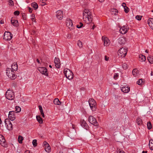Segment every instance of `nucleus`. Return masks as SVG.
I'll return each mask as SVG.
<instances>
[{
  "instance_id": "8fccbe9b",
  "label": "nucleus",
  "mask_w": 153,
  "mask_h": 153,
  "mask_svg": "<svg viewBox=\"0 0 153 153\" xmlns=\"http://www.w3.org/2000/svg\"><path fill=\"white\" fill-rule=\"evenodd\" d=\"M9 1V4L10 5H13L14 4L13 0H10Z\"/></svg>"
},
{
  "instance_id": "2eb2a0df",
  "label": "nucleus",
  "mask_w": 153,
  "mask_h": 153,
  "mask_svg": "<svg viewBox=\"0 0 153 153\" xmlns=\"http://www.w3.org/2000/svg\"><path fill=\"white\" fill-rule=\"evenodd\" d=\"M102 39L103 41L104 45L105 46H107L110 45V41L107 37H102Z\"/></svg>"
},
{
  "instance_id": "2f4dec72",
  "label": "nucleus",
  "mask_w": 153,
  "mask_h": 153,
  "mask_svg": "<svg viewBox=\"0 0 153 153\" xmlns=\"http://www.w3.org/2000/svg\"><path fill=\"white\" fill-rule=\"evenodd\" d=\"M136 122L139 125H141L142 123V121L140 118H138L136 120Z\"/></svg>"
},
{
  "instance_id": "7c9ffc66",
  "label": "nucleus",
  "mask_w": 153,
  "mask_h": 153,
  "mask_svg": "<svg viewBox=\"0 0 153 153\" xmlns=\"http://www.w3.org/2000/svg\"><path fill=\"white\" fill-rule=\"evenodd\" d=\"M31 6L33 7L35 10L38 9V6L36 2H33L31 4Z\"/></svg>"
},
{
  "instance_id": "774afa93",
  "label": "nucleus",
  "mask_w": 153,
  "mask_h": 153,
  "mask_svg": "<svg viewBox=\"0 0 153 153\" xmlns=\"http://www.w3.org/2000/svg\"><path fill=\"white\" fill-rule=\"evenodd\" d=\"M145 52H146V53H148V51L147 50L145 51Z\"/></svg>"
},
{
  "instance_id": "f704fd0d",
  "label": "nucleus",
  "mask_w": 153,
  "mask_h": 153,
  "mask_svg": "<svg viewBox=\"0 0 153 153\" xmlns=\"http://www.w3.org/2000/svg\"><path fill=\"white\" fill-rule=\"evenodd\" d=\"M15 111L16 113H18L20 112L21 111V108L19 106H16L15 107Z\"/></svg>"
},
{
  "instance_id": "79ce46f5",
  "label": "nucleus",
  "mask_w": 153,
  "mask_h": 153,
  "mask_svg": "<svg viewBox=\"0 0 153 153\" xmlns=\"http://www.w3.org/2000/svg\"><path fill=\"white\" fill-rule=\"evenodd\" d=\"M31 17H32V18H31V19L32 21L36 22V20H34V19H35V15L34 14H32L31 15Z\"/></svg>"
},
{
  "instance_id": "603ef678",
  "label": "nucleus",
  "mask_w": 153,
  "mask_h": 153,
  "mask_svg": "<svg viewBox=\"0 0 153 153\" xmlns=\"http://www.w3.org/2000/svg\"><path fill=\"white\" fill-rule=\"evenodd\" d=\"M109 58L107 57L106 56H105V59L106 61H108L109 60Z\"/></svg>"
},
{
  "instance_id": "a878e982",
  "label": "nucleus",
  "mask_w": 153,
  "mask_h": 153,
  "mask_svg": "<svg viewBox=\"0 0 153 153\" xmlns=\"http://www.w3.org/2000/svg\"><path fill=\"white\" fill-rule=\"evenodd\" d=\"M53 103L55 105H60L61 104V102L59 100V99L57 98L54 99L53 100Z\"/></svg>"
},
{
  "instance_id": "4be33fe9",
  "label": "nucleus",
  "mask_w": 153,
  "mask_h": 153,
  "mask_svg": "<svg viewBox=\"0 0 153 153\" xmlns=\"http://www.w3.org/2000/svg\"><path fill=\"white\" fill-rule=\"evenodd\" d=\"M11 24L14 26L15 27H17L18 26V21L17 20H14L13 18H12L11 21Z\"/></svg>"
},
{
  "instance_id": "052dcab7",
  "label": "nucleus",
  "mask_w": 153,
  "mask_h": 153,
  "mask_svg": "<svg viewBox=\"0 0 153 153\" xmlns=\"http://www.w3.org/2000/svg\"><path fill=\"white\" fill-rule=\"evenodd\" d=\"M71 35H70V34H68L67 38H71Z\"/></svg>"
},
{
  "instance_id": "37998d69",
  "label": "nucleus",
  "mask_w": 153,
  "mask_h": 153,
  "mask_svg": "<svg viewBox=\"0 0 153 153\" xmlns=\"http://www.w3.org/2000/svg\"><path fill=\"white\" fill-rule=\"evenodd\" d=\"M124 11L126 13H128L129 11V8L127 7H124Z\"/></svg>"
},
{
  "instance_id": "aec40b11",
  "label": "nucleus",
  "mask_w": 153,
  "mask_h": 153,
  "mask_svg": "<svg viewBox=\"0 0 153 153\" xmlns=\"http://www.w3.org/2000/svg\"><path fill=\"white\" fill-rule=\"evenodd\" d=\"M148 23L150 27L153 30V18H149L148 20Z\"/></svg>"
},
{
  "instance_id": "a211bd4d",
  "label": "nucleus",
  "mask_w": 153,
  "mask_h": 153,
  "mask_svg": "<svg viewBox=\"0 0 153 153\" xmlns=\"http://www.w3.org/2000/svg\"><path fill=\"white\" fill-rule=\"evenodd\" d=\"M66 25L69 28H70L73 26V23L71 20L69 19L66 20Z\"/></svg>"
},
{
  "instance_id": "393cba45",
  "label": "nucleus",
  "mask_w": 153,
  "mask_h": 153,
  "mask_svg": "<svg viewBox=\"0 0 153 153\" xmlns=\"http://www.w3.org/2000/svg\"><path fill=\"white\" fill-rule=\"evenodd\" d=\"M150 149L151 150H153V140L151 139L149 141V144Z\"/></svg>"
},
{
  "instance_id": "338daca9",
  "label": "nucleus",
  "mask_w": 153,
  "mask_h": 153,
  "mask_svg": "<svg viewBox=\"0 0 153 153\" xmlns=\"http://www.w3.org/2000/svg\"><path fill=\"white\" fill-rule=\"evenodd\" d=\"M2 123V121L1 120V119L0 118V124H1Z\"/></svg>"
},
{
  "instance_id": "f257e3e1",
  "label": "nucleus",
  "mask_w": 153,
  "mask_h": 153,
  "mask_svg": "<svg viewBox=\"0 0 153 153\" xmlns=\"http://www.w3.org/2000/svg\"><path fill=\"white\" fill-rule=\"evenodd\" d=\"M92 16L89 10L85 9L83 13V18L84 21L87 24L91 22L92 21Z\"/></svg>"
},
{
  "instance_id": "473e14b6",
  "label": "nucleus",
  "mask_w": 153,
  "mask_h": 153,
  "mask_svg": "<svg viewBox=\"0 0 153 153\" xmlns=\"http://www.w3.org/2000/svg\"><path fill=\"white\" fill-rule=\"evenodd\" d=\"M23 139V137L21 135H19L18 136V140L19 143H22V140Z\"/></svg>"
},
{
  "instance_id": "0e129e2a",
  "label": "nucleus",
  "mask_w": 153,
  "mask_h": 153,
  "mask_svg": "<svg viewBox=\"0 0 153 153\" xmlns=\"http://www.w3.org/2000/svg\"><path fill=\"white\" fill-rule=\"evenodd\" d=\"M94 27H95V26L94 25L92 27V29H94Z\"/></svg>"
},
{
  "instance_id": "a18cd8bd",
  "label": "nucleus",
  "mask_w": 153,
  "mask_h": 153,
  "mask_svg": "<svg viewBox=\"0 0 153 153\" xmlns=\"http://www.w3.org/2000/svg\"><path fill=\"white\" fill-rule=\"evenodd\" d=\"M118 74L117 73H115L114 76V78L115 79H117L118 76Z\"/></svg>"
},
{
  "instance_id": "e433bc0d",
  "label": "nucleus",
  "mask_w": 153,
  "mask_h": 153,
  "mask_svg": "<svg viewBox=\"0 0 153 153\" xmlns=\"http://www.w3.org/2000/svg\"><path fill=\"white\" fill-rule=\"evenodd\" d=\"M32 143L33 145L34 146L36 147L37 146V140L36 139L33 140L32 142Z\"/></svg>"
},
{
  "instance_id": "de8ad7c7",
  "label": "nucleus",
  "mask_w": 153,
  "mask_h": 153,
  "mask_svg": "<svg viewBox=\"0 0 153 153\" xmlns=\"http://www.w3.org/2000/svg\"><path fill=\"white\" fill-rule=\"evenodd\" d=\"M39 109L40 111V113H42L43 112V110L42 106L40 105L39 106Z\"/></svg>"
},
{
  "instance_id": "58836bf2",
  "label": "nucleus",
  "mask_w": 153,
  "mask_h": 153,
  "mask_svg": "<svg viewBox=\"0 0 153 153\" xmlns=\"http://www.w3.org/2000/svg\"><path fill=\"white\" fill-rule=\"evenodd\" d=\"M147 126L148 129L150 130L152 128V124L150 122L148 123Z\"/></svg>"
},
{
  "instance_id": "e2e57ef3",
  "label": "nucleus",
  "mask_w": 153,
  "mask_h": 153,
  "mask_svg": "<svg viewBox=\"0 0 153 153\" xmlns=\"http://www.w3.org/2000/svg\"><path fill=\"white\" fill-rule=\"evenodd\" d=\"M153 75V72L152 71H151V76H152Z\"/></svg>"
},
{
  "instance_id": "bb28decb",
  "label": "nucleus",
  "mask_w": 153,
  "mask_h": 153,
  "mask_svg": "<svg viewBox=\"0 0 153 153\" xmlns=\"http://www.w3.org/2000/svg\"><path fill=\"white\" fill-rule=\"evenodd\" d=\"M111 13L112 15H116L117 14L118 10L117 9L114 8L111 10Z\"/></svg>"
},
{
  "instance_id": "f3484780",
  "label": "nucleus",
  "mask_w": 153,
  "mask_h": 153,
  "mask_svg": "<svg viewBox=\"0 0 153 153\" xmlns=\"http://www.w3.org/2000/svg\"><path fill=\"white\" fill-rule=\"evenodd\" d=\"M54 62L56 68H60V63L59 59L55 57L54 59Z\"/></svg>"
},
{
  "instance_id": "5fc2aeb1",
  "label": "nucleus",
  "mask_w": 153,
  "mask_h": 153,
  "mask_svg": "<svg viewBox=\"0 0 153 153\" xmlns=\"http://www.w3.org/2000/svg\"><path fill=\"white\" fill-rule=\"evenodd\" d=\"M122 6L124 7V8L125 7H126V3H123L122 4Z\"/></svg>"
},
{
  "instance_id": "5701e85b",
  "label": "nucleus",
  "mask_w": 153,
  "mask_h": 153,
  "mask_svg": "<svg viewBox=\"0 0 153 153\" xmlns=\"http://www.w3.org/2000/svg\"><path fill=\"white\" fill-rule=\"evenodd\" d=\"M132 74L134 76L136 77L138 76L139 71L137 69H134L133 70Z\"/></svg>"
},
{
  "instance_id": "864d4df0",
  "label": "nucleus",
  "mask_w": 153,
  "mask_h": 153,
  "mask_svg": "<svg viewBox=\"0 0 153 153\" xmlns=\"http://www.w3.org/2000/svg\"><path fill=\"white\" fill-rule=\"evenodd\" d=\"M28 10H29V12L30 13H31L32 12V9L31 8H30V7H28Z\"/></svg>"
},
{
  "instance_id": "0eeeda50",
  "label": "nucleus",
  "mask_w": 153,
  "mask_h": 153,
  "mask_svg": "<svg viewBox=\"0 0 153 153\" xmlns=\"http://www.w3.org/2000/svg\"><path fill=\"white\" fill-rule=\"evenodd\" d=\"M88 120L90 123L94 125L95 126H98L99 125L96 119L93 116L91 115L89 116Z\"/></svg>"
},
{
  "instance_id": "20e7f679",
  "label": "nucleus",
  "mask_w": 153,
  "mask_h": 153,
  "mask_svg": "<svg viewBox=\"0 0 153 153\" xmlns=\"http://www.w3.org/2000/svg\"><path fill=\"white\" fill-rule=\"evenodd\" d=\"M64 73L66 77L68 79L70 80L73 78V73L69 69H65Z\"/></svg>"
},
{
  "instance_id": "b1692460",
  "label": "nucleus",
  "mask_w": 153,
  "mask_h": 153,
  "mask_svg": "<svg viewBox=\"0 0 153 153\" xmlns=\"http://www.w3.org/2000/svg\"><path fill=\"white\" fill-rule=\"evenodd\" d=\"M11 69L12 70L16 71L18 69V66L17 64L16 63H14L11 65Z\"/></svg>"
},
{
  "instance_id": "c756f323",
  "label": "nucleus",
  "mask_w": 153,
  "mask_h": 153,
  "mask_svg": "<svg viewBox=\"0 0 153 153\" xmlns=\"http://www.w3.org/2000/svg\"><path fill=\"white\" fill-rule=\"evenodd\" d=\"M147 60L151 64L153 63V56H149L147 57Z\"/></svg>"
},
{
  "instance_id": "7ed1b4c3",
  "label": "nucleus",
  "mask_w": 153,
  "mask_h": 153,
  "mask_svg": "<svg viewBox=\"0 0 153 153\" xmlns=\"http://www.w3.org/2000/svg\"><path fill=\"white\" fill-rule=\"evenodd\" d=\"M90 107L93 111H95L96 110V102L93 99L90 98L88 100Z\"/></svg>"
},
{
  "instance_id": "4d7b16f0",
  "label": "nucleus",
  "mask_w": 153,
  "mask_h": 153,
  "mask_svg": "<svg viewBox=\"0 0 153 153\" xmlns=\"http://www.w3.org/2000/svg\"><path fill=\"white\" fill-rule=\"evenodd\" d=\"M43 0H40V2H42L43 3V4H42V5H45V4H46V3H45V2H43Z\"/></svg>"
},
{
  "instance_id": "423d86ee",
  "label": "nucleus",
  "mask_w": 153,
  "mask_h": 153,
  "mask_svg": "<svg viewBox=\"0 0 153 153\" xmlns=\"http://www.w3.org/2000/svg\"><path fill=\"white\" fill-rule=\"evenodd\" d=\"M127 50L126 49L122 48L118 51V54L119 56L122 57H124L127 54Z\"/></svg>"
},
{
  "instance_id": "412c9836",
  "label": "nucleus",
  "mask_w": 153,
  "mask_h": 153,
  "mask_svg": "<svg viewBox=\"0 0 153 153\" xmlns=\"http://www.w3.org/2000/svg\"><path fill=\"white\" fill-rule=\"evenodd\" d=\"M122 92L125 93H128L130 90V88L128 87L123 86L121 88Z\"/></svg>"
},
{
  "instance_id": "4468645a",
  "label": "nucleus",
  "mask_w": 153,
  "mask_h": 153,
  "mask_svg": "<svg viewBox=\"0 0 153 153\" xmlns=\"http://www.w3.org/2000/svg\"><path fill=\"white\" fill-rule=\"evenodd\" d=\"M128 29V28L127 27V26L124 25L120 28V31L121 33L124 34L127 32Z\"/></svg>"
},
{
  "instance_id": "f03ea898",
  "label": "nucleus",
  "mask_w": 153,
  "mask_h": 153,
  "mask_svg": "<svg viewBox=\"0 0 153 153\" xmlns=\"http://www.w3.org/2000/svg\"><path fill=\"white\" fill-rule=\"evenodd\" d=\"M6 71L7 75L11 79H14L16 78V76L12 69L8 68L6 69Z\"/></svg>"
},
{
  "instance_id": "6ab92c4d",
  "label": "nucleus",
  "mask_w": 153,
  "mask_h": 153,
  "mask_svg": "<svg viewBox=\"0 0 153 153\" xmlns=\"http://www.w3.org/2000/svg\"><path fill=\"white\" fill-rule=\"evenodd\" d=\"M80 122L81 126L87 129L88 126L86 122L84 120H81Z\"/></svg>"
},
{
  "instance_id": "f8f14e48",
  "label": "nucleus",
  "mask_w": 153,
  "mask_h": 153,
  "mask_svg": "<svg viewBox=\"0 0 153 153\" xmlns=\"http://www.w3.org/2000/svg\"><path fill=\"white\" fill-rule=\"evenodd\" d=\"M63 15L62 11L61 10H58L56 12V17L59 20H61L63 18Z\"/></svg>"
},
{
  "instance_id": "72a5a7b5",
  "label": "nucleus",
  "mask_w": 153,
  "mask_h": 153,
  "mask_svg": "<svg viewBox=\"0 0 153 153\" xmlns=\"http://www.w3.org/2000/svg\"><path fill=\"white\" fill-rule=\"evenodd\" d=\"M45 150L46 152H49L51 151V147L49 145L45 146Z\"/></svg>"
},
{
  "instance_id": "ea45409f",
  "label": "nucleus",
  "mask_w": 153,
  "mask_h": 153,
  "mask_svg": "<svg viewBox=\"0 0 153 153\" xmlns=\"http://www.w3.org/2000/svg\"><path fill=\"white\" fill-rule=\"evenodd\" d=\"M122 67L124 69H126L128 67V65L126 63L123 64L122 65Z\"/></svg>"
},
{
  "instance_id": "39448f33",
  "label": "nucleus",
  "mask_w": 153,
  "mask_h": 153,
  "mask_svg": "<svg viewBox=\"0 0 153 153\" xmlns=\"http://www.w3.org/2000/svg\"><path fill=\"white\" fill-rule=\"evenodd\" d=\"M5 96L7 99L10 100H13L15 98L14 92L9 90H8L7 91Z\"/></svg>"
},
{
  "instance_id": "69168bd1",
  "label": "nucleus",
  "mask_w": 153,
  "mask_h": 153,
  "mask_svg": "<svg viewBox=\"0 0 153 153\" xmlns=\"http://www.w3.org/2000/svg\"><path fill=\"white\" fill-rule=\"evenodd\" d=\"M104 1V0H99V1L101 2H103Z\"/></svg>"
},
{
  "instance_id": "bf43d9fd",
  "label": "nucleus",
  "mask_w": 153,
  "mask_h": 153,
  "mask_svg": "<svg viewBox=\"0 0 153 153\" xmlns=\"http://www.w3.org/2000/svg\"><path fill=\"white\" fill-rule=\"evenodd\" d=\"M4 21L3 20H1L0 21V24H4Z\"/></svg>"
},
{
  "instance_id": "13d9d810",
  "label": "nucleus",
  "mask_w": 153,
  "mask_h": 153,
  "mask_svg": "<svg viewBox=\"0 0 153 153\" xmlns=\"http://www.w3.org/2000/svg\"><path fill=\"white\" fill-rule=\"evenodd\" d=\"M41 114L42 115V116L44 118L45 117V115L44 114V113L43 112L41 113Z\"/></svg>"
},
{
  "instance_id": "1a4fd4ad",
  "label": "nucleus",
  "mask_w": 153,
  "mask_h": 153,
  "mask_svg": "<svg viewBox=\"0 0 153 153\" xmlns=\"http://www.w3.org/2000/svg\"><path fill=\"white\" fill-rule=\"evenodd\" d=\"M4 123L7 128L9 130H11L13 129L12 125L9 119H6L4 120Z\"/></svg>"
},
{
  "instance_id": "6e6d98bb",
  "label": "nucleus",
  "mask_w": 153,
  "mask_h": 153,
  "mask_svg": "<svg viewBox=\"0 0 153 153\" xmlns=\"http://www.w3.org/2000/svg\"><path fill=\"white\" fill-rule=\"evenodd\" d=\"M25 153H32L31 152H30V151L27 150L25 152Z\"/></svg>"
},
{
  "instance_id": "9b49d317",
  "label": "nucleus",
  "mask_w": 153,
  "mask_h": 153,
  "mask_svg": "<svg viewBox=\"0 0 153 153\" xmlns=\"http://www.w3.org/2000/svg\"><path fill=\"white\" fill-rule=\"evenodd\" d=\"M0 144L3 147H7V143L4 137L2 135H0Z\"/></svg>"
},
{
  "instance_id": "ddd939ff",
  "label": "nucleus",
  "mask_w": 153,
  "mask_h": 153,
  "mask_svg": "<svg viewBox=\"0 0 153 153\" xmlns=\"http://www.w3.org/2000/svg\"><path fill=\"white\" fill-rule=\"evenodd\" d=\"M8 117L9 118V119L11 121L14 120H15L16 117L14 111H11L9 112Z\"/></svg>"
},
{
  "instance_id": "9d476101",
  "label": "nucleus",
  "mask_w": 153,
  "mask_h": 153,
  "mask_svg": "<svg viewBox=\"0 0 153 153\" xmlns=\"http://www.w3.org/2000/svg\"><path fill=\"white\" fill-rule=\"evenodd\" d=\"M38 71L42 74H44L46 76H48L47 68L45 67H39L38 68Z\"/></svg>"
},
{
  "instance_id": "c03bdc74",
  "label": "nucleus",
  "mask_w": 153,
  "mask_h": 153,
  "mask_svg": "<svg viewBox=\"0 0 153 153\" xmlns=\"http://www.w3.org/2000/svg\"><path fill=\"white\" fill-rule=\"evenodd\" d=\"M142 17V16L137 15L135 17V18L138 20H140L141 19Z\"/></svg>"
},
{
  "instance_id": "c9c22d12",
  "label": "nucleus",
  "mask_w": 153,
  "mask_h": 153,
  "mask_svg": "<svg viewBox=\"0 0 153 153\" xmlns=\"http://www.w3.org/2000/svg\"><path fill=\"white\" fill-rule=\"evenodd\" d=\"M144 83L143 82V80L142 79H140L138 80L137 82V84L138 85H142Z\"/></svg>"
},
{
  "instance_id": "cd10ccee",
  "label": "nucleus",
  "mask_w": 153,
  "mask_h": 153,
  "mask_svg": "<svg viewBox=\"0 0 153 153\" xmlns=\"http://www.w3.org/2000/svg\"><path fill=\"white\" fill-rule=\"evenodd\" d=\"M139 58L140 59L139 60L142 62L145 61L146 59V57L145 56L143 55H140Z\"/></svg>"
},
{
  "instance_id": "09e8293b",
  "label": "nucleus",
  "mask_w": 153,
  "mask_h": 153,
  "mask_svg": "<svg viewBox=\"0 0 153 153\" xmlns=\"http://www.w3.org/2000/svg\"><path fill=\"white\" fill-rule=\"evenodd\" d=\"M19 11H16L14 12V14L15 15H19Z\"/></svg>"
},
{
  "instance_id": "3c124183",
  "label": "nucleus",
  "mask_w": 153,
  "mask_h": 153,
  "mask_svg": "<svg viewBox=\"0 0 153 153\" xmlns=\"http://www.w3.org/2000/svg\"><path fill=\"white\" fill-rule=\"evenodd\" d=\"M43 144L45 146H47L49 145V144H48V143L46 141H44L43 142Z\"/></svg>"
},
{
  "instance_id": "a19ab883",
  "label": "nucleus",
  "mask_w": 153,
  "mask_h": 153,
  "mask_svg": "<svg viewBox=\"0 0 153 153\" xmlns=\"http://www.w3.org/2000/svg\"><path fill=\"white\" fill-rule=\"evenodd\" d=\"M117 153H125L123 150L118 148L117 149Z\"/></svg>"
},
{
  "instance_id": "49530a36",
  "label": "nucleus",
  "mask_w": 153,
  "mask_h": 153,
  "mask_svg": "<svg viewBox=\"0 0 153 153\" xmlns=\"http://www.w3.org/2000/svg\"><path fill=\"white\" fill-rule=\"evenodd\" d=\"M83 25V24L81 22L80 23V25H77L76 27L78 28H81Z\"/></svg>"
},
{
  "instance_id": "4c0bfd02",
  "label": "nucleus",
  "mask_w": 153,
  "mask_h": 153,
  "mask_svg": "<svg viewBox=\"0 0 153 153\" xmlns=\"http://www.w3.org/2000/svg\"><path fill=\"white\" fill-rule=\"evenodd\" d=\"M77 44L79 48H82V43L79 40L77 42Z\"/></svg>"
},
{
  "instance_id": "680f3d73",
  "label": "nucleus",
  "mask_w": 153,
  "mask_h": 153,
  "mask_svg": "<svg viewBox=\"0 0 153 153\" xmlns=\"http://www.w3.org/2000/svg\"><path fill=\"white\" fill-rule=\"evenodd\" d=\"M36 61L38 63H40V61L38 59H36Z\"/></svg>"
},
{
  "instance_id": "c85d7f7f",
  "label": "nucleus",
  "mask_w": 153,
  "mask_h": 153,
  "mask_svg": "<svg viewBox=\"0 0 153 153\" xmlns=\"http://www.w3.org/2000/svg\"><path fill=\"white\" fill-rule=\"evenodd\" d=\"M36 118L37 121L40 124H42V123L43 121L42 119L39 116H36Z\"/></svg>"
},
{
  "instance_id": "dca6fc26",
  "label": "nucleus",
  "mask_w": 153,
  "mask_h": 153,
  "mask_svg": "<svg viewBox=\"0 0 153 153\" xmlns=\"http://www.w3.org/2000/svg\"><path fill=\"white\" fill-rule=\"evenodd\" d=\"M126 39L125 37H120L118 40V42L119 44L121 45H124L126 42Z\"/></svg>"
},
{
  "instance_id": "6e6552de",
  "label": "nucleus",
  "mask_w": 153,
  "mask_h": 153,
  "mask_svg": "<svg viewBox=\"0 0 153 153\" xmlns=\"http://www.w3.org/2000/svg\"><path fill=\"white\" fill-rule=\"evenodd\" d=\"M13 37V34L10 32L5 31L4 34L3 39L5 40H10Z\"/></svg>"
}]
</instances>
